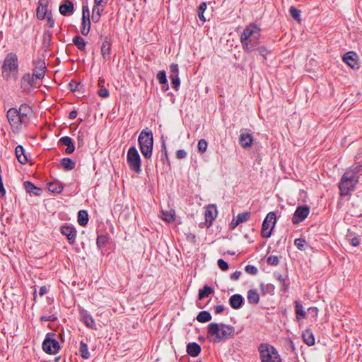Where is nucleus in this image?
Returning a JSON list of instances; mask_svg holds the SVG:
<instances>
[{
    "mask_svg": "<svg viewBox=\"0 0 362 362\" xmlns=\"http://www.w3.org/2000/svg\"><path fill=\"white\" fill-rule=\"evenodd\" d=\"M34 115L33 109L27 104H22L18 109L10 108L6 117L14 133H19L26 127Z\"/></svg>",
    "mask_w": 362,
    "mask_h": 362,
    "instance_id": "nucleus-1",
    "label": "nucleus"
},
{
    "mask_svg": "<svg viewBox=\"0 0 362 362\" xmlns=\"http://www.w3.org/2000/svg\"><path fill=\"white\" fill-rule=\"evenodd\" d=\"M361 171L362 165L359 163L353 165L345 171L339 183L341 196H347L355 189L359 180V173Z\"/></svg>",
    "mask_w": 362,
    "mask_h": 362,
    "instance_id": "nucleus-2",
    "label": "nucleus"
},
{
    "mask_svg": "<svg viewBox=\"0 0 362 362\" xmlns=\"http://www.w3.org/2000/svg\"><path fill=\"white\" fill-rule=\"evenodd\" d=\"M260 30L255 24L246 26L240 35V42L245 52L256 50L259 44Z\"/></svg>",
    "mask_w": 362,
    "mask_h": 362,
    "instance_id": "nucleus-3",
    "label": "nucleus"
},
{
    "mask_svg": "<svg viewBox=\"0 0 362 362\" xmlns=\"http://www.w3.org/2000/svg\"><path fill=\"white\" fill-rule=\"evenodd\" d=\"M234 334L235 328L230 325L211 322L208 326V337L214 343L233 338Z\"/></svg>",
    "mask_w": 362,
    "mask_h": 362,
    "instance_id": "nucleus-4",
    "label": "nucleus"
},
{
    "mask_svg": "<svg viewBox=\"0 0 362 362\" xmlns=\"http://www.w3.org/2000/svg\"><path fill=\"white\" fill-rule=\"evenodd\" d=\"M18 71V57L13 52L8 53L4 59L2 68L1 76L4 79L8 81L17 78Z\"/></svg>",
    "mask_w": 362,
    "mask_h": 362,
    "instance_id": "nucleus-5",
    "label": "nucleus"
},
{
    "mask_svg": "<svg viewBox=\"0 0 362 362\" xmlns=\"http://www.w3.org/2000/svg\"><path fill=\"white\" fill-rule=\"evenodd\" d=\"M138 141L143 156L147 159L150 158L152 156L153 146L152 132L148 129H143L139 134Z\"/></svg>",
    "mask_w": 362,
    "mask_h": 362,
    "instance_id": "nucleus-6",
    "label": "nucleus"
},
{
    "mask_svg": "<svg viewBox=\"0 0 362 362\" xmlns=\"http://www.w3.org/2000/svg\"><path fill=\"white\" fill-rule=\"evenodd\" d=\"M261 362H281L277 350L272 345L262 343L258 347Z\"/></svg>",
    "mask_w": 362,
    "mask_h": 362,
    "instance_id": "nucleus-7",
    "label": "nucleus"
},
{
    "mask_svg": "<svg viewBox=\"0 0 362 362\" xmlns=\"http://www.w3.org/2000/svg\"><path fill=\"white\" fill-rule=\"evenodd\" d=\"M127 161L129 168L139 174L141 172V160L140 155L135 146H131L127 154Z\"/></svg>",
    "mask_w": 362,
    "mask_h": 362,
    "instance_id": "nucleus-8",
    "label": "nucleus"
},
{
    "mask_svg": "<svg viewBox=\"0 0 362 362\" xmlns=\"http://www.w3.org/2000/svg\"><path fill=\"white\" fill-rule=\"evenodd\" d=\"M276 222V218L275 213H268L262 226L261 235L262 237L268 238L272 235Z\"/></svg>",
    "mask_w": 362,
    "mask_h": 362,
    "instance_id": "nucleus-9",
    "label": "nucleus"
},
{
    "mask_svg": "<svg viewBox=\"0 0 362 362\" xmlns=\"http://www.w3.org/2000/svg\"><path fill=\"white\" fill-rule=\"evenodd\" d=\"M52 333H47L42 346L43 351L49 354H57L60 349L59 343L52 337Z\"/></svg>",
    "mask_w": 362,
    "mask_h": 362,
    "instance_id": "nucleus-10",
    "label": "nucleus"
},
{
    "mask_svg": "<svg viewBox=\"0 0 362 362\" xmlns=\"http://www.w3.org/2000/svg\"><path fill=\"white\" fill-rule=\"evenodd\" d=\"M310 213V207L306 205L299 206L297 207L292 218L294 224H298L304 221Z\"/></svg>",
    "mask_w": 362,
    "mask_h": 362,
    "instance_id": "nucleus-11",
    "label": "nucleus"
},
{
    "mask_svg": "<svg viewBox=\"0 0 362 362\" xmlns=\"http://www.w3.org/2000/svg\"><path fill=\"white\" fill-rule=\"evenodd\" d=\"M90 29V12L87 6H83L82 8V25H81V34L87 35Z\"/></svg>",
    "mask_w": 362,
    "mask_h": 362,
    "instance_id": "nucleus-12",
    "label": "nucleus"
},
{
    "mask_svg": "<svg viewBox=\"0 0 362 362\" xmlns=\"http://www.w3.org/2000/svg\"><path fill=\"white\" fill-rule=\"evenodd\" d=\"M33 74L36 79H42L44 78L46 71L45 62L42 59H38L33 62Z\"/></svg>",
    "mask_w": 362,
    "mask_h": 362,
    "instance_id": "nucleus-13",
    "label": "nucleus"
},
{
    "mask_svg": "<svg viewBox=\"0 0 362 362\" xmlns=\"http://www.w3.org/2000/svg\"><path fill=\"white\" fill-rule=\"evenodd\" d=\"M60 231L67 238L69 244L72 245L75 243L76 238V230L73 226H62L61 227Z\"/></svg>",
    "mask_w": 362,
    "mask_h": 362,
    "instance_id": "nucleus-14",
    "label": "nucleus"
},
{
    "mask_svg": "<svg viewBox=\"0 0 362 362\" xmlns=\"http://www.w3.org/2000/svg\"><path fill=\"white\" fill-rule=\"evenodd\" d=\"M356 54L354 52H349L343 56V61L352 69H358V64L356 59Z\"/></svg>",
    "mask_w": 362,
    "mask_h": 362,
    "instance_id": "nucleus-15",
    "label": "nucleus"
},
{
    "mask_svg": "<svg viewBox=\"0 0 362 362\" xmlns=\"http://www.w3.org/2000/svg\"><path fill=\"white\" fill-rule=\"evenodd\" d=\"M253 142V136L248 132H241L239 137L240 145L244 148H247L252 146Z\"/></svg>",
    "mask_w": 362,
    "mask_h": 362,
    "instance_id": "nucleus-16",
    "label": "nucleus"
},
{
    "mask_svg": "<svg viewBox=\"0 0 362 362\" xmlns=\"http://www.w3.org/2000/svg\"><path fill=\"white\" fill-rule=\"evenodd\" d=\"M35 76L30 74H25L21 79V86L24 89H28L36 84Z\"/></svg>",
    "mask_w": 362,
    "mask_h": 362,
    "instance_id": "nucleus-17",
    "label": "nucleus"
},
{
    "mask_svg": "<svg viewBox=\"0 0 362 362\" xmlns=\"http://www.w3.org/2000/svg\"><path fill=\"white\" fill-rule=\"evenodd\" d=\"M243 301L244 299L240 294H234L229 299L230 305L233 309H239L242 306Z\"/></svg>",
    "mask_w": 362,
    "mask_h": 362,
    "instance_id": "nucleus-18",
    "label": "nucleus"
},
{
    "mask_svg": "<svg viewBox=\"0 0 362 362\" xmlns=\"http://www.w3.org/2000/svg\"><path fill=\"white\" fill-rule=\"evenodd\" d=\"M217 215V211L215 206H209L205 211V219L206 222L209 223L211 225V222L216 218Z\"/></svg>",
    "mask_w": 362,
    "mask_h": 362,
    "instance_id": "nucleus-19",
    "label": "nucleus"
},
{
    "mask_svg": "<svg viewBox=\"0 0 362 362\" xmlns=\"http://www.w3.org/2000/svg\"><path fill=\"white\" fill-rule=\"evenodd\" d=\"M59 142L62 144H63L64 146H66V148L65 150V152L67 154H70V153H73L74 151L75 146L74 145L73 141H72L71 137H69V136H63V137H62L59 139Z\"/></svg>",
    "mask_w": 362,
    "mask_h": 362,
    "instance_id": "nucleus-20",
    "label": "nucleus"
},
{
    "mask_svg": "<svg viewBox=\"0 0 362 362\" xmlns=\"http://www.w3.org/2000/svg\"><path fill=\"white\" fill-rule=\"evenodd\" d=\"M187 354L192 356H197L201 352V346L195 342L189 343L187 346Z\"/></svg>",
    "mask_w": 362,
    "mask_h": 362,
    "instance_id": "nucleus-21",
    "label": "nucleus"
},
{
    "mask_svg": "<svg viewBox=\"0 0 362 362\" xmlns=\"http://www.w3.org/2000/svg\"><path fill=\"white\" fill-rule=\"evenodd\" d=\"M156 78L158 82L162 85L161 89L163 91H167L169 89V85L166 78V74L165 71H159L157 73Z\"/></svg>",
    "mask_w": 362,
    "mask_h": 362,
    "instance_id": "nucleus-22",
    "label": "nucleus"
},
{
    "mask_svg": "<svg viewBox=\"0 0 362 362\" xmlns=\"http://www.w3.org/2000/svg\"><path fill=\"white\" fill-rule=\"evenodd\" d=\"M15 153L18 160L21 164H25L28 162V158L25 153V150L22 146L18 145L16 147Z\"/></svg>",
    "mask_w": 362,
    "mask_h": 362,
    "instance_id": "nucleus-23",
    "label": "nucleus"
},
{
    "mask_svg": "<svg viewBox=\"0 0 362 362\" xmlns=\"http://www.w3.org/2000/svg\"><path fill=\"white\" fill-rule=\"evenodd\" d=\"M59 12L63 16L71 15L74 13V4L71 1H67L59 6Z\"/></svg>",
    "mask_w": 362,
    "mask_h": 362,
    "instance_id": "nucleus-24",
    "label": "nucleus"
},
{
    "mask_svg": "<svg viewBox=\"0 0 362 362\" xmlns=\"http://www.w3.org/2000/svg\"><path fill=\"white\" fill-rule=\"evenodd\" d=\"M23 185L26 191L30 194L39 196L42 192L41 188L35 186L32 182L29 181L25 182Z\"/></svg>",
    "mask_w": 362,
    "mask_h": 362,
    "instance_id": "nucleus-25",
    "label": "nucleus"
},
{
    "mask_svg": "<svg viewBox=\"0 0 362 362\" xmlns=\"http://www.w3.org/2000/svg\"><path fill=\"white\" fill-rule=\"evenodd\" d=\"M302 337L303 341L308 346L315 344V338L313 332L310 329H306L303 332Z\"/></svg>",
    "mask_w": 362,
    "mask_h": 362,
    "instance_id": "nucleus-26",
    "label": "nucleus"
},
{
    "mask_svg": "<svg viewBox=\"0 0 362 362\" xmlns=\"http://www.w3.org/2000/svg\"><path fill=\"white\" fill-rule=\"evenodd\" d=\"M78 353L79 355L84 359H88L90 357L87 343L83 341H81L78 348Z\"/></svg>",
    "mask_w": 362,
    "mask_h": 362,
    "instance_id": "nucleus-27",
    "label": "nucleus"
},
{
    "mask_svg": "<svg viewBox=\"0 0 362 362\" xmlns=\"http://www.w3.org/2000/svg\"><path fill=\"white\" fill-rule=\"evenodd\" d=\"M295 310L297 320H300L306 317V312L303 310V307L300 302L296 301Z\"/></svg>",
    "mask_w": 362,
    "mask_h": 362,
    "instance_id": "nucleus-28",
    "label": "nucleus"
},
{
    "mask_svg": "<svg viewBox=\"0 0 362 362\" xmlns=\"http://www.w3.org/2000/svg\"><path fill=\"white\" fill-rule=\"evenodd\" d=\"M175 212L173 209L170 210H162L161 218L163 220L170 223L175 220Z\"/></svg>",
    "mask_w": 362,
    "mask_h": 362,
    "instance_id": "nucleus-29",
    "label": "nucleus"
},
{
    "mask_svg": "<svg viewBox=\"0 0 362 362\" xmlns=\"http://www.w3.org/2000/svg\"><path fill=\"white\" fill-rule=\"evenodd\" d=\"M111 51V45L107 40H105L101 46V53L105 59H109Z\"/></svg>",
    "mask_w": 362,
    "mask_h": 362,
    "instance_id": "nucleus-30",
    "label": "nucleus"
},
{
    "mask_svg": "<svg viewBox=\"0 0 362 362\" xmlns=\"http://www.w3.org/2000/svg\"><path fill=\"white\" fill-rule=\"evenodd\" d=\"M48 189L53 193L59 194L63 190V186L59 182L54 181L48 184Z\"/></svg>",
    "mask_w": 362,
    "mask_h": 362,
    "instance_id": "nucleus-31",
    "label": "nucleus"
},
{
    "mask_svg": "<svg viewBox=\"0 0 362 362\" xmlns=\"http://www.w3.org/2000/svg\"><path fill=\"white\" fill-rule=\"evenodd\" d=\"M247 300L250 303L257 304L259 300V296L255 289H250L247 292Z\"/></svg>",
    "mask_w": 362,
    "mask_h": 362,
    "instance_id": "nucleus-32",
    "label": "nucleus"
},
{
    "mask_svg": "<svg viewBox=\"0 0 362 362\" xmlns=\"http://www.w3.org/2000/svg\"><path fill=\"white\" fill-rule=\"evenodd\" d=\"M72 41L78 49L81 51H84L86 49V42L82 37L76 35L73 38Z\"/></svg>",
    "mask_w": 362,
    "mask_h": 362,
    "instance_id": "nucleus-33",
    "label": "nucleus"
},
{
    "mask_svg": "<svg viewBox=\"0 0 362 362\" xmlns=\"http://www.w3.org/2000/svg\"><path fill=\"white\" fill-rule=\"evenodd\" d=\"M61 165L66 170H73L76 166L75 162L69 158H62L61 160Z\"/></svg>",
    "mask_w": 362,
    "mask_h": 362,
    "instance_id": "nucleus-34",
    "label": "nucleus"
},
{
    "mask_svg": "<svg viewBox=\"0 0 362 362\" xmlns=\"http://www.w3.org/2000/svg\"><path fill=\"white\" fill-rule=\"evenodd\" d=\"M88 221V213L85 210L79 211L78 214V223L81 226H85Z\"/></svg>",
    "mask_w": 362,
    "mask_h": 362,
    "instance_id": "nucleus-35",
    "label": "nucleus"
},
{
    "mask_svg": "<svg viewBox=\"0 0 362 362\" xmlns=\"http://www.w3.org/2000/svg\"><path fill=\"white\" fill-rule=\"evenodd\" d=\"M83 320L88 327L96 329L95 321L90 315L87 313H84L83 315Z\"/></svg>",
    "mask_w": 362,
    "mask_h": 362,
    "instance_id": "nucleus-36",
    "label": "nucleus"
},
{
    "mask_svg": "<svg viewBox=\"0 0 362 362\" xmlns=\"http://www.w3.org/2000/svg\"><path fill=\"white\" fill-rule=\"evenodd\" d=\"M197 320L200 322H206L211 320V315L207 311H201L197 316Z\"/></svg>",
    "mask_w": 362,
    "mask_h": 362,
    "instance_id": "nucleus-37",
    "label": "nucleus"
},
{
    "mask_svg": "<svg viewBox=\"0 0 362 362\" xmlns=\"http://www.w3.org/2000/svg\"><path fill=\"white\" fill-rule=\"evenodd\" d=\"M214 292V290L209 286L205 285L202 289L199 291V299H202L209 296Z\"/></svg>",
    "mask_w": 362,
    "mask_h": 362,
    "instance_id": "nucleus-38",
    "label": "nucleus"
},
{
    "mask_svg": "<svg viewBox=\"0 0 362 362\" xmlns=\"http://www.w3.org/2000/svg\"><path fill=\"white\" fill-rule=\"evenodd\" d=\"M179 77V68L176 64L170 65V78Z\"/></svg>",
    "mask_w": 362,
    "mask_h": 362,
    "instance_id": "nucleus-39",
    "label": "nucleus"
},
{
    "mask_svg": "<svg viewBox=\"0 0 362 362\" xmlns=\"http://www.w3.org/2000/svg\"><path fill=\"white\" fill-rule=\"evenodd\" d=\"M250 212L246 211L242 214H238V216L235 217V218L238 220V221L241 223L243 222L247 221L250 218Z\"/></svg>",
    "mask_w": 362,
    "mask_h": 362,
    "instance_id": "nucleus-40",
    "label": "nucleus"
},
{
    "mask_svg": "<svg viewBox=\"0 0 362 362\" xmlns=\"http://www.w3.org/2000/svg\"><path fill=\"white\" fill-rule=\"evenodd\" d=\"M289 13L292 18L296 21H300V11L296 8L291 6L289 9Z\"/></svg>",
    "mask_w": 362,
    "mask_h": 362,
    "instance_id": "nucleus-41",
    "label": "nucleus"
},
{
    "mask_svg": "<svg viewBox=\"0 0 362 362\" xmlns=\"http://www.w3.org/2000/svg\"><path fill=\"white\" fill-rule=\"evenodd\" d=\"M208 146V143L205 139H200L198 142V150L200 153H204Z\"/></svg>",
    "mask_w": 362,
    "mask_h": 362,
    "instance_id": "nucleus-42",
    "label": "nucleus"
},
{
    "mask_svg": "<svg viewBox=\"0 0 362 362\" xmlns=\"http://www.w3.org/2000/svg\"><path fill=\"white\" fill-rule=\"evenodd\" d=\"M294 243L298 249H299L300 250H303L306 242H305V240L303 238H298V239L295 240Z\"/></svg>",
    "mask_w": 362,
    "mask_h": 362,
    "instance_id": "nucleus-43",
    "label": "nucleus"
},
{
    "mask_svg": "<svg viewBox=\"0 0 362 362\" xmlns=\"http://www.w3.org/2000/svg\"><path fill=\"white\" fill-rule=\"evenodd\" d=\"M259 51V54L264 59H267V55L269 54V51L264 46L257 47V49Z\"/></svg>",
    "mask_w": 362,
    "mask_h": 362,
    "instance_id": "nucleus-44",
    "label": "nucleus"
},
{
    "mask_svg": "<svg viewBox=\"0 0 362 362\" xmlns=\"http://www.w3.org/2000/svg\"><path fill=\"white\" fill-rule=\"evenodd\" d=\"M107 239L105 235H100L98 237L97 245L99 247H103L107 243Z\"/></svg>",
    "mask_w": 362,
    "mask_h": 362,
    "instance_id": "nucleus-45",
    "label": "nucleus"
},
{
    "mask_svg": "<svg viewBox=\"0 0 362 362\" xmlns=\"http://www.w3.org/2000/svg\"><path fill=\"white\" fill-rule=\"evenodd\" d=\"M245 270L247 273L252 275H255L257 273V267L253 265H247L245 268Z\"/></svg>",
    "mask_w": 362,
    "mask_h": 362,
    "instance_id": "nucleus-46",
    "label": "nucleus"
},
{
    "mask_svg": "<svg viewBox=\"0 0 362 362\" xmlns=\"http://www.w3.org/2000/svg\"><path fill=\"white\" fill-rule=\"evenodd\" d=\"M104 10V5H94L92 13L101 16L102 12Z\"/></svg>",
    "mask_w": 362,
    "mask_h": 362,
    "instance_id": "nucleus-47",
    "label": "nucleus"
},
{
    "mask_svg": "<svg viewBox=\"0 0 362 362\" xmlns=\"http://www.w3.org/2000/svg\"><path fill=\"white\" fill-rule=\"evenodd\" d=\"M217 264H218V267L222 270V271H226L228 269V263L226 262H225L223 259H219L217 262Z\"/></svg>",
    "mask_w": 362,
    "mask_h": 362,
    "instance_id": "nucleus-48",
    "label": "nucleus"
},
{
    "mask_svg": "<svg viewBox=\"0 0 362 362\" xmlns=\"http://www.w3.org/2000/svg\"><path fill=\"white\" fill-rule=\"evenodd\" d=\"M267 262L272 265H277L279 264V258L275 255L269 256L267 258Z\"/></svg>",
    "mask_w": 362,
    "mask_h": 362,
    "instance_id": "nucleus-49",
    "label": "nucleus"
},
{
    "mask_svg": "<svg viewBox=\"0 0 362 362\" xmlns=\"http://www.w3.org/2000/svg\"><path fill=\"white\" fill-rule=\"evenodd\" d=\"M170 79H171V83H172L173 88H174L175 90H178V88L180 87V78L177 77V78H170Z\"/></svg>",
    "mask_w": 362,
    "mask_h": 362,
    "instance_id": "nucleus-50",
    "label": "nucleus"
},
{
    "mask_svg": "<svg viewBox=\"0 0 362 362\" xmlns=\"http://www.w3.org/2000/svg\"><path fill=\"white\" fill-rule=\"evenodd\" d=\"M98 95L102 98H107L109 95V91L105 88H101L98 90Z\"/></svg>",
    "mask_w": 362,
    "mask_h": 362,
    "instance_id": "nucleus-51",
    "label": "nucleus"
},
{
    "mask_svg": "<svg viewBox=\"0 0 362 362\" xmlns=\"http://www.w3.org/2000/svg\"><path fill=\"white\" fill-rule=\"evenodd\" d=\"M37 16L39 19H43L45 16V11L44 8H40V7L37 9Z\"/></svg>",
    "mask_w": 362,
    "mask_h": 362,
    "instance_id": "nucleus-52",
    "label": "nucleus"
},
{
    "mask_svg": "<svg viewBox=\"0 0 362 362\" xmlns=\"http://www.w3.org/2000/svg\"><path fill=\"white\" fill-rule=\"evenodd\" d=\"M187 156V152L185 150H178L176 153V157L179 159L184 158Z\"/></svg>",
    "mask_w": 362,
    "mask_h": 362,
    "instance_id": "nucleus-53",
    "label": "nucleus"
},
{
    "mask_svg": "<svg viewBox=\"0 0 362 362\" xmlns=\"http://www.w3.org/2000/svg\"><path fill=\"white\" fill-rule=\"evenodd\" d=\"M351 244L354 246H358L360 245V239L358 237H354L351 239Z\"/></svg>",
    "mask_w": 362,
    "mask_h": 362,
    "instance_id": "nucleus-54",
    "label": "nucleus"
},
{
    "mask_svg": "<svg viewBox=\"0 0 362 362\" xmlns=\"http://www.w3.org/2000/svg\"><path fill=\"white\" fill-rule=\"evenodd\" d=\"M241 275V272L240 271H235L231 276H230V279L231 280L233 281H236L238 280L240 276Z\"/></svg>",
    "mask_w": 362,
    "mask_h": 362,
    "instance_id": "nucleus-55",
    "label": "nucleus"
},
{
    "mask_svg": "<svg viewBox=\"0 0 362 362\" xmlns=\"http://www.w3.org/2000/svg\"><path fill=\"white\" fill-rule=\"evenodd\" d=\"M40 320L42 321H51L53 322L56 320V317L54 315H49V316H42Z\"/></svg>",
    "mask_w": 362,
    "mask_h": 362,
    "instance_id": "nucleus-56",
    "label": "nucleus"
},
{
    "mask_svg": "<svg viewBox=\"0 0 362 362\" xmlns=\"http://www.w3.org/2000/svg\"><path fill=\"white\" fill-rule=\"evenodd\" d=\"M224 310V306L222 305H218L215 307V312L216 314H220Z\"/></svg>",
    "mask_w": 362,
    "mask_h": 362,
    "instance_id": "nucleus-57",
    "label": "nucleus"
},
{
    "mask_svg": "<svg viewBox=\"0 0 362 362\" xmlns=\"http://www.w3.org/2000/svg\"><path fill=\"white\" fill-rule=\"evenodd\" d=\"M206 9V4L205 2H203L199 5L198 11H199V13L204 12V11Z\"/></svg>",
    "mask_w": 362,
    "mask_h": 362,
    "instance_id": "nucleus-58",
    "label": "nucleus"
},
{
    "mask_svg": "<svg viewBox=\"0 0 362 362\" xmlns=\"http://www.w3.org/2000/svg\"><path fill=\"white\" fill-rule=\"evenodd\" d=\"M100 16H101L100 15L92 13V16H91L92 21L95 23H97L100 21Z\"/></svg>",
    "mask_w": 362,
    "mask_h": 362,
    "instance_id": "nucleus-59",
    "label": "nucleus"
},
{
    "mask_svg": "<svg viewBox=\"0 0 362 362\" xmlns=\"http://www.w3.org/2000/svg\"><path fill=\"white\" fill-rule=\"evenodd\" d=\"M239 224H240V223L238 221V220H237L235 218H234L232 220V221H231V223H230V228L233 229V228H235L236 226H238Z\"/></svg>",
    "mask_w": 362,
    "mask_h": 362,
    "instance_id": "nucleus-60",
    "label": "nucleus"
},
{
    "mask_svg": "<svg viewBox=\"0 0 362 362\" xmlns=\"http://www.w3.org/2000/svg\"><path fill=\"white\" fill-rule=\"evenodd\" d=\"M47 25L49 28H53L54 25V21L51 17L47 18Z\"/></svg>",
    "mask_w": 362,
    "mask_h": 362,
    "instance_id": "nucleus-61",
    "label": "nucleus"
},
{
    "mask_svg": "<svg viewBox=\"0 0 362 362\" xmlns=\"http://www.w3.org/2000/svg\"><path fill=\"white\" fill-rule=\"evenodd\" d=\"M279 279L282 283L284 290L286 291L287 289L288 285L286 284L285 279L281 276H279Z\"/></svg>",
    "mask_w": 362,
    "mask_h": 362,
    "instance_id": "nucleus-62",
    "label": "nucleus"
},
{
    "mask_svg": "<svg viewBox=\"0 0 362 362\" xmlns=\"http://www.w3.org/2000/svg\"><path fill=\"white\" fill-rule=\"evenodd\" d=\"M47 292V288L45 286H41L40 288L39 294L40 296H42Z\"/></svg>",
    "mask_w": 362,
    "mask_h": 362,
    "instance_id": "nucleus-63",
    "label": "nucleus"
},
{
    "mask_svg": "<svg viewBox=\"0 0 362 362\" xmlns=\"http://www.w3.org/2000/svg\"><path fill=\"white\" fill-rule=\"evenodd\" d=\"M76 116H77V112L76 110H73L69 113V117L71 119H74L76 117Z\"/></svg>",
    "mask_w": 362,
    "mask_h": 362,
    "instance_id": "nucleus-64",
    "label": "nucleus"
}]
</instances>
